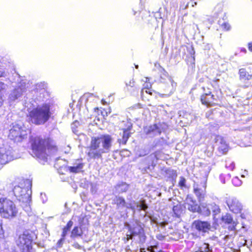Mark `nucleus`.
<instances>
[{
	"label": "nucleus",
	"mask_w": 252,
	"mask_h": 252,
	"mask_svg": "<svg viewBox=\"0 0 252 252\" xmlns=\"http://www.w3.org/2000/svg\"><path fill=\"white\" fill-rule=\"evenodd\" d=\"M33 156L36 157L40 162L44 164L47 161L48 157L54 154L57 151L55 142L51 139H43L36 137L32 142Z\"/></svg>",
	"instance_id": "obj_1"
},
{
	"label": "nucleus",
	"mask_w": 252,
	"mask_h": 252,
	"mask_svg": "<svg viewBox=\"0 0 252 252\" xmlns=\"http://www.w3.org/2000/svg\"><path fill=\"white\" fill-rule=\"evenodd\" d=\"M112 140L109 135H101L92 138L88 156L92 158H100L102 154L110 150Z\"/></svg>",
	"instance_id": "obj_2"
},
{
	"label": "nucleus",
	"mask_w": 252,
	"mask_h": 252,
	"mask_svg": "<svg viewBox=\"0 0 252 252\" xmlns=\"http://www.w3.org/2000/svg\"><path fill=\"white\" fill-rule=\"evenodd\" d=\"M31 187V181L29 180H26L21 182L19 185L15 186L13 189V193L16 198L24 203L23 207L26 211H28L30 209Z\"/></svg>",
	"instance_id": "obj_3"
},
{
	"label": "nucleus",
	"mask_w": 252,
	"mask_h": 252,
	"mask_svg": "<svg viewBox=\"0 0 252 252\" xmlns=\"http://www.w3.org/2000/svg\"><path fill=\"white\" fill-rule=\"evenodd\" d=\"M50 106L49 104L45 103L38 105L29 112L30 121L35 125L45 124L51 116Z\"/></svg>",
	"instance_id": "obj_4"
},
{
	"label": "nucleus",
	"mask_w": 252,
	"mask_h": 252,
	"mask_svg": "<svg viewBox=\"0 0 252 252\" xmlns=\"http://www.w3.org/2000/svg\"><path fill=\"white\" fill-rule=\"evenodd\" d=\"M18 209L16 204L7 198H0V215L5 219H11L16 217Z\"/></svg>",
	"instance_id": "obj_5"
},
{
	"label": "nucleus",
	"mask_w": 252,
	"mask_h": 252,
	"mask_svg": "<svg viewBox=\"0 0 252 252\" xmlns=\"http://www.w3.org/2000/svg\"><path fill=\"white\" fill-rule=\"evenodd\" d=\"M29 133L30 129L22 122H19L12 124L8 137L16 142H21L27 138Z\"/></svg>",
	"instance_id": "obj_6"
},
{
	"label": "nucleus",
	"mask_w": 252,
	"mask_h": 252,
	"mask_svg": "<svg viewBox=\"0 0 252 252\" xmlns=\"http://www.w3.org/2000/svg\"><path fill=\"white\" fill-rule=\"evenodd\" d=\"M113 203L117 205L118 209H122L125 207L127 208L131 209L134 213L136 210H146L148 208L147 205L145 201H140L139 202H131L126 205L125 200L124 198L120 196H116L113 200Z\"/></svg>",
	"instance_id": "obj_7"
},
{
	"label": "nucleus",
	"mask_w": 252,
	"mask_h": 252,
	"mask_svg": "<svg viewBox=\"0 0 252 252\" xmlns=\"http://www.w3.org/2000/svg\"><path fill=\"white\" fill-rule=\"evenodd\" d=\"M16 243L21 252H33L32 240L30 235L24 233L19 236Z\"/></svg>",
	"instance_id": "obj_8"
},
{
	"label": "nucleus",
	"mask_w": 252,
	"mask_h": 252,
	"mask_svg": "<svg viewBox=\"0 0 252 252\" xmlns=\"http://www.w3.org/2000/svg\"><path fill=\"white\" fill-rule=\"evenodd\" d=\"M11 148H0V169L2 166L16 158Z\"/></svg>",
	"instance_id": "obj_9"
},
{
	"label": "nucleus",
	"mask_w": 252,
	"mask_h": 252,
	"mask_svg": "<svg viewBox=\"0 0 252 252\" xmlns=\"http://www.w3.org/2000/svg\"><path fill=\"white\" fill-rule=\"evenodd\" d=\"M166 126L163 124H154L144 128V133L150 137H154L160 134L165 129Z\"/></svg>",
	"instance_id": "obj_10"
},
{
	"label": "nucleus",
	"mask_w": 252,
	"mask_h": 252,
	"mask_svg": "<svg viewBox=\"0 0 252 252\" xmlns=\"http://www.w3.org/2000/svg\"><path fill=\"white\" fill-rule=\"evenodd\" d=\"M226 203L229 210L234 213H239L242 210L241 203L235 197H229L227 198Z\"/></svg>",
	"instance_id": "obj_11"
},
{
	"label": "nucleus",
	"mask_w": 252,
	"mask_h": 252,
	"mask_svg": "<svg viewBox=\"0 0 252 252\" xmlns=\"http://www.w3.org/2000/svg\"><path fill=\"white\" fill-rule=\"evenodd\" d=\"M28 88V86L26 87V83L25 82L21 83L20 86L15 88L9 94V101L12 102L18 99L24 93L26 92Z\"/></svg>",
	"instance_id": "obj_12"
},
{
	"label": "nucleus",
	"mask_w": 252,
	"mask_h": 252,
	"mask_svg": "<svg viewBox=\"0 0 252 252\" xmlns=\"http://www.w3.org/2000/svg\"><path fill=\"white\" fill-rule=\"evenodd\" d=\"M215 146L221 154H225L228 151V146L224 139L218 135L215 138Z\"/></svg>",
	"instance_id": "obj_13"
},
{
	"label": "nucleus",
	"mask_w": 252,
	"mask_h": 252,
	"mask_svg": "<svg viewBox=\"0 0 252 252\" xmlns=\"http://www.w3.org/2000/svg\"><path fill=\"white\" fill-rule=\"evenodd\" d=\"M130 237L132 239L134 236H138L140 243H144L145 241L146 236L144 233L143 228L139 225L137 224L136 227L133 228H130Z\"/></svg>",
	"instance_id": "obj_14"
},
{
	"label": "nucleus",
	"mask_w": 252,
	"mask_h": 252,
	"mask_svg": "<svg viewBox=\"0 0 252 252\" xmlns=\"http://www.w3.org/2000/svg\"><path fill=\"white\" fill-rule=\"evenodd\" d=\"M185 205L186 208L192 212H196L199 209V206L197 204L196 200L190 195H187Z\"/></svg>",
	"instance_id": "obj_15"
},
{
	"label": "nucleus",
	"mask_w": 252,
	"mask_h": 252,
	"mask_svg": "<svg viewBox=\"0 0 252 252\" xmlns=\"http://www.w3.org/2000/svg\"><path fill=\"white\" fill-rule=\"evenodd\" d=\"M192 227L199 231L206 232L210 228V224L207 221L195 220L192 223Z\"/></svg>",
	"instance_id": "obj_16"
},
{
	"label": "nucleus",
	"mask_w": 252,
	"mask_h": 252,
	"mask_svg": "<svg viewBox=\"0 0 252 252\" xmlns=\"http://www.w3.org/2000/svg\"><path fill=\"white\" fill-rule=\"evenodd\" d=\"M84 164L82 159L76 160L73 164L72 166H68L69 171L73 173H77L82 171Z\"/></svg>",
	"instance_id": "obj_17"
},
{
	"label": "nucleus",
	"mask_w": 252,
	"mask_h": 252,
	"mask_svg": "<svg viewBox=\"0 0 252 252\" xmlns=\"http://www.w3.org/2000/svg\"><path fill=\"white\" fill-rule=\"evenodd\" d=\"M128 126L126 128L123 129L122 133H120V134L122 135V138L119 139V142L123 144H125L130 136L129 131L131 128V125L130 123H128Z\"/></svg>",
	"instance_id": "obj_18"
},
{
	"label": "nucleus",
	"mask_w": 252,
	"mask_h": 252,
	"mask_svg": "<svg viewBox=\"0 0 252 252\" xmlns=\"http://www.w3.org/2000/svg\"><path fill=\"white\" fill-rule=\"evenodd\" d=\"M222 220L226 223L230 224L229 226V229L231 230L235 229L236 225V223L233 220L231 216L229 214H226L222 218Z\"/></svg>",
	"instance_id": "obj_19"
},
{
	"label": "nucleus",
	"mask_w": 252,
	"mask_h": 252,
	"mask_svg": "<svg viewBox=\"0 0 252 252\" xmlns=\"http://www.w3.org/2000/svg\"><path fill=\"white\" fill-rule=\"evenodd\" d=\"M199 209L196 212L199 213L204 216H209L211 214L210 206L205 203L200 204Z\"/></svg>",
	"instance_id": "obj_20"
},
{
	"label": "nucleus",
	"mask_w": 252,
	"mask_h": 252,
	"mask_svg": "<svg viewBox=\"0 0 252 252\" xmlns=\"http://www.w3.org/2000/svg\"><path fill=\"white\" fill-rule=\"evenodd\" d=\"M145 83L144 84V88L142 89L141 91V94L142 96L144 95V93L146 94H149L152 95V92H151L150 88H151L152 85L149 82V78L147 77H145L144 80H143Z\"/></svg>",
	"instance_id": "obj_21"
},
{
	"label": "nucleus",
	"mask_w": 252,
	"mask_h": 252,
	"mask_svg": "<svg viewBox=\"0 0 252 252\" xmlns=\"http://www.w3.org/2000/svg\"><path fill=\"white\" fill-rule=\"evenodd\" d=\"M203 188L204 189L199 188L198 185L194 184L193 185L194 192L198 197L199 201H200L201 199L204 197L205 187L204 186Z\"/></svg>",
	"instance_id": "obj_22"
},
{
	"label": "nucleus",
	"mask_w": 252,
	"mask_h": 252,
	"mask_svg": "<svg viewBox=\"0 0 252 252\" xmlns=\"http://www.w3.org/2000/svg\"><path fill=\"white\" fill-rule=\"evenodd\" d=\"M214 100V95H210L209 96H205V95H202L201 96L202 103L206 105H212Z\"/></svg>",
	"instance_id": "obj_23"
},
{
	"label": "nucleus",
	"mask_w": 252,
	"mask_h": 252,
	"mask_svg": "<svg viewBox=\"0 0 252 252\" xmlns=\"http://www.w3.org/2000/svg\"><path fill=\"white\" fill-rule=\"evenodd\" d=\"M165 83L168 85V90L169 92L173 93L176 88V83L174 82L172 78L170 76H167L165 81Z\"/></svg>",
	"instance_id": "obj_24"
},
{
	"label": "nucleus",
	"mask_w": 252,
	"mask_h": 252,
	"mask_svg": "<svg viewBox=\"0 0 252 252\" xmlns=\"http://www.w3.org/2000/svg\"><path fill=\"white\" fill-rule=\"evenodd\" d=\"M239 74L240 80H250L252 78V76L250 75L244 68L240 69Z\"/></svg>",
	"instance_id": "obj_25"
},
{
	"label": "nucleus",
	"mask_w": 252,
	"mask_h": 252,
	"mask_svg": "<svg viewBox=\"0 0 252 252\" xmlns=\"http://www.w3.org/2000/svg\"><path fill=\"white\" fill-rule=\"evenodd\" d=\"M45 87V85L44 83H40L35 85V89L36 92H39L40 94H42L44 97L45 94H46Z\"/></svg>",
	"instance_id": "obj_26"
},
{
	"label": "nucleus",
	"mask_w": 252,
	"mask_h": 252,
	"mask_svg": "<svg viewBox=\"0 0 252 252\" xmlns=\"http://www.w3.org/2000/svg\"><path fill=\"white\" fill-rule=\"evenodd\" d=\"M128 189V185L126 183H122L116 186V189L119 192H126Z\"/></svg>",
	"instance_id": "obj_27"
},
{
	"label": "nucleus",
	"mask_w": 252,
	"mask_h": 252,
	"mask_svg": "<svg viewBox=\"0 0 252 252\" xmlns=\"http://www.w3.org/2000/svg\"><path fill=\"white\" fill-rule=\"evenodd\" d=\"M83 232L82 229L77 226L75 227L71 232V237H74L76 236H80L82 235Z\"/></svg>",
	"instance_id": "obj_28"
},
{
	"label": "nucleus",
	"mask_w": 252,
	"mask_h": 252,
	"mask_svg": "<svg viewBox=\"0 0 252 252\" xmlns=\"http://www.w3.org/2000/svg\"><path fill=\"white\" fill-rule=\"evenodd\" d=\"M210 210H212L213 215H216L220 213V209L218 205L215 203L209 204Z\"/></svg>",
	"instance_id": "obj_29"
},
{
	"label": "nucleus",
	"mask_w": 252,
	"mask_h": 252,
	"mask_svg": "<svg viewBox=\"0 0 252 252\" xmlns=\"http://www.w3.org/2000/svg\"><path fill=\"white\" fill-rule=\"evenodd\" d=\"M8 72L7 69L4 67H0V78L8 77Z\"/></svg>",
	"instance_id": "obj_30"
},
{
	"label": "nucleus",
	"mask_w": 252,
	"mask_h": 252,
	"mask_svg": "<svg viewBox=\"0 0 252 252\" xmlns=\"http://www.w3.org/2000/svg\"><path fill=\"white\" fill-rule=\"evenodd\" d=\"M232 183L236 187H239L242 184V182L239 179L238 177H234L232 180Z\"/></svg>",
	"instance_id": "obj_31"
},
{
	"label": "nucleus",
	"mask_w": 252,
	"mask_h": 252,
	"mask_svg": "<svg viewBox=\"0 0 252 252\" xmlns=\"http://www.w3.org/2000/svg\"><path fill=\"white\" fill-rule=\"evenodd\" d=\"M225 167L231 170H233L235 167L234 163L231 161V160H228L226 161Z\"/></svg>",
	"instance_id": "obj_32"
},
{
	"label": "nucleus",
	"mask_w": 252,
	"mask_h": 252,
	"mask_svg": "<svg viewBox=\"0 0 252 252\" xmlns=\"http://www.w3.org/2000/svg\"><path fill=\"white\" fill-rule=\"evenodd\" d=\"M3 80V79L0 78V92L5 91L8 87V85Z\"/></svg>",
	"instance_id": "obj_33"
},
{
	"label": "nucleus",
	"mask_w": 252,
	"mask_h": 252,
	"mask_svg": "<svg viewBox=\"0 0 252 252\" xmlns=\"http://www.w3.org/2000/svg\"><path fill=\"white\" fill-rule=\"evenodd\" d=\"M186 180L184 177H180V181L179 182V186L181 189H183V188H185L186 187Z\"/></svg>",
	"instance_id": "obj_34"
},
{
	"label": "nucleus",
	"mask_w": 252,
	"mask_h": 252,
	"mask_svg": "<svg viewBox=\"0 0 252 252\" xmlns=\"http://www.w3.org/2000/svg\"><path fill=\"white\" fill-rule=\"evenodd\" d=\"M200 252H207L209 251L210 249L209 247V245L208 244L204 243L200 247Z\"/></svg>",
	"instance_id": "obj_35"
},
{
	"label": "nucleus",
	"mask_w": 252,
	"mask_h": 252,
	"mask_svg": "<svg viewBox=\"0 0 252 252\" xmlns=\"http://www.w3.org/2000/svg\"><path fill=\"white\" fill-rule=\"evenodd\" d=\"M180 205H175L173 207V211L174 212L175 215H179L180 213Z\"/></svg>",
	"instance_id": "obj_36"
},
{
	"label": "nucleus",
	"mask_w": 252,
	"mask_h": 252,
	"mask_svg": "<svg viewBox=\"0 0 252 252\" xmlns=\"http://www.w3.org/2000/svg\"><path fill=\"white\" fill-rule=\"evenodd\" d=\"M221 28L225 31H228L230 29V26L227 23H224L221 25Z\"/></svg>",
	"instance_id": "obj_37"
},
{
	"label": "nucleus",
	"mask_w": 252,
	"mask_h": 252,
	"mask_svg": "<svg viewBox=\"0 0 252 252\" xmlns=\"http://www.w3.org/2000/svg\"><path fill=\"white\" fill-rule=\"evenodd\" d=\"M5 100L4 95L1 93H0V108H1L3 105Z\"/></svg>",
	"instance_id": "obj_38"
},
{
	"label": "nucleus",
	"mask_w": 252,
	"mask_h": 252,
	"mask_svg": "<svg viewBox=\"0 0 252 252\" xmlns=\"http://www.w3.org/2000/svg\"><path fill=\"white\" fill-rule=\"evenodd\" d=\"M204 90V93L202 95H205V96H209L210 95H212L211 94V92L209 89H207V90H205V88H202Z\"/></svg>",
	"instance_id": "obj_39"
},
{
	"label": "nucleus",
	"mask_w": 252,
	"mask_h": 252,
	"mask_svg": "<svg viewBox=\"0 0 252 252\" xmlns=\"http://www.w3.org/2000/svg\"><path fill=\"white\" fill-rule=\"evenodd\" d=\"M140 252H156L152 248H149L147 251L145 250V249H140ZM158 252H162V251H159Z\"/></svg>",
	"instance_id": "obj_40"
},
{
	"label": "nucleus",
	"mask_w": 252,
	"mask_h": 252,
	"mask_svg": "<svg viewBox=\"0 0 252 252\" xmlns=\"http://www.w3.org/2000/svg\"><path fill=\"white\" fill-rule=\"evenodd\" d=\"M40 197H41V199L42 200L43 203L45 202L47 200L46 195L45 193H41Z\"/></svg>",
	"instance_id": "obj_41"
},
{
	"label": "nucleus",
	"mask_w": 252,
	"mask_h": 252,
	"mask_svg": "<svg viewBox=\"0 0 252 252\" xmlns=\"http://www.w3.org/2000/svg\"><path fill=\"white\" fill-rule=\"evenodd\" d=\"M72 225H73V222L72 221L70 220L68 222L66 226L64 228L66 229V231H68V230H69L70 227L72 226Z\"/></svg>",
	"instance_id": "obj_42"
},
{
	"label": "nucleus",
	"mask_w": 252,
	"mask_h": 252,
	"mask_svg": "<svg viewBox=\"0 0 252 252\" xmlns=\"http://www.w3.org/2000/svg\"><path fill=\"white\" fill-rule=\"evenodd\" d=\"M63 241H64V238H62L61 239H60L58 243H57V246L58 247H61L63 245Z\"/></svg>",
	"instance_id": "obj_43"
},
{
	"label": "nucleus",
	"mask_w": 252,
	"mask_h": 252,
	"mask_svg": "<svg viewBox=\"0 0 252 252\" xmlns=\"http://www.w3.org/2000/svg\"><path fill=\"white\" fill-rule=\"evenodd\" d=\"M177 7L176 4H174L173 6V7H171V9L169 11V13L171 14V13H172V14H175V11L176 9V8Z\"/></svg>",
	"instance_id": "obj_44"
},
{
	"label": "nucleus",
	"mask_w": 252,
	"mask_h": 252,
	"mask_svg": "<svg viewBox=\"0 0 252 252\" xmlns=\"http://www.w3.org/2000/svg\"><path fill=\"white\" fill-rule=\"evenodd\" d=\"M73 247L77 249H81L82 248V247L77 243H74Z\"/></svg>",
	"instance_id": "obj_45"
},
{
	"label": "nucleus",
	"mask_w": 252,
	"mask_h": 252,
	"mask_svg": "<svg viewBox=\"0 0 252 252\" xmlns=\"http://www.w3.org/2000/svg\"><path fill=\"white\" fill-rule=\"evenodd\" d=\"M127 86H129L131 87H132L134 85V82L132 80H131L129 81V83H126Z\"/></svg>",
	"instance_id": "obj_46"
},
{
	"label": "nucleus",
	"mask_w": 252,
	"mask_h": 252,
	"mask_svg": "<svg viewBox=\"0 0 252 252\" xmlns=\"http://www.w3.org/2000/svg\"><path fill=\"white\" fill-rule=\"evenodd\" d=\"M68 231H66V229L64 228V229H63V234H62V236H63V238H64V237L65 236V235H66V232H67Z\"/></svg>",
	"instance_id": "obj_47"
},
{
	"label": "nucleus",
	"mask_w": 252,
	"mask_h": 252,
	"mask_svg": "<svg viewBox=\"0 0 252 252\" xmlns=\"http://www.w3.org/2000/svg\"><path fill=\"white\" fill-rule=\"evenodd\" d=\"M248 48L250 51L252 52V42L248 44Z\"/></svg>",
	"instance_id": "obj_48"
},
{
	"label": "nucleus",
	"mask_w": 252,
	"mask_h": 252,
	"mask_svg": "<svg viewBox=\"0 0 252 252\" xmlns=\"http://www.w3.org/2000/svg\"><path fill=\"white\" fill-rule=\"evenodd\" d=\"M3 230H2V225L1 223H0V234H3Z\"/></svg>",
	"instance_id": "obj_49"
},
{
	"label": "nucleus",
	"mask_w": 252,
	"mask_h": 252,
	"mask_svg": "<svg viewBox=\"0 0 252 252\" xmlns=\"http://www.w3.org/2000/svg\"><path fill=\"white\" fill-rule=\"evenodd\" d=\"M241 51L243 52L244 53H246V52H247L246 49L245 48H241Z\"/></svg>",
	"instance_id": "obj_50"
},
{
	"label": "nucleus",
	"mask_w": 252,
	"mask_h": 252,
	"mask_svg": "<svg viewBox=\"0 0 252 252\" xmlns=\"http://www.w3.org/2000/svg\"><path fill=\"white\" fill-rule=\"evenodd\" d=\"M78 124V123L77 122H74L73 124H72V128H73L74 126H76L77 124Z\"/></svg>",
	"instance_id": "obj_51"
},
{
	"label": "nucleus",
	"mask_w": 252,
	"mask_h": 252,
	"mask_svg": "<svg viewBox=\"0 0 252 252\" xmlns=\"http://www.w3.org/2000/svg\"><path fill=\"white\" fill-rule=\"evenodd\" d=\"M132 11H133V15H135L136 14L137 12L136 11H135L134 9L132 10Z\"/></svg>",
	"instance_id": "obj_52"
},
{
	"label": "nucleus",
	"mask_w": 252,
	"mask_h": 252,
	"mask_svg": "<svg viewBox=\"0 0 252 252\" xmlns=\"http://www.w3.org/2000/svg\"><path fill=\"white\" fill-rule=\"evenodd\" d=\"M135 67H136V68H138V66L137 65H135Z\"/></svg>",
	"instance_id": "obj_53"
},
{
	"label": "nucleus",
	"mask_w": 252,
	"mask_h": 252,
	"mask_svg": "<svg viewBox=\"0 0 252 252\" xmlns=\"http://www.w3.org/2000/svg\"><path fill=\"white\" fill-rule=\"evenodd\" d=\"M102 101L103 102V104H104V102H103V100H102Z\"/></svg>",
	"instance_id": "obj_54"
},
{
	"label": "nucleus",
	"mask_w": 252,
	"mask_h": 252,
	"mask_svg": "<svg viewBox=\"0 0 252 252\" xmlns=\"http://www.w3.org/2000/svg\"><path fill=\"white\" fill-rule=\"evenodd\" d=\"M207 252H212L210 250H209V251H208Z\"/></svg>",
	"instance_id": "obj_55"
},
{
	"label": "nucleus",
	"mask_w": 252,
	"mask_h": 252,
	"mask_svg": "<svg viewBox=\"0 0 252 252\" xmlns=\"http://www.w3.org/2000/svg\"><path fill=\"white\" fill-rule=\"evenodd\" d=\"M194 4H196V1L194 2Z\"/></svg>",
	"instance_id": "obj_56"
},
{
	"label": "nucleus",
	"mask_w": 252,
	"mask_h": 252,
	"mask_svg": "<svg viewBox=\"0 0 252 252\" xmlns=\"http://www.w3.org/2000/svg\"><path fill=\"white\" fill-rule=\"evenodd\" d=\"M161 82L165 83V82H163V81H162V80H161Z\"/></svg>",
	"instance_id": "obj_57"
},
{
	"label": "nucleus",
	"mask_w": 252,
	"mask_h": 252,
	"mask_svg": "<svg viewBox=\"0 0 252 252\" xmlns=\"http://www.w3.org/2000/svg\"><path fill=\"white\" fill-rule=\"evenodd\" d=\"M161 82L165 83V82H163V81H162V80H161Z\"/></svg>",
	"instance_id": "obj_58"
}]
</instances>
